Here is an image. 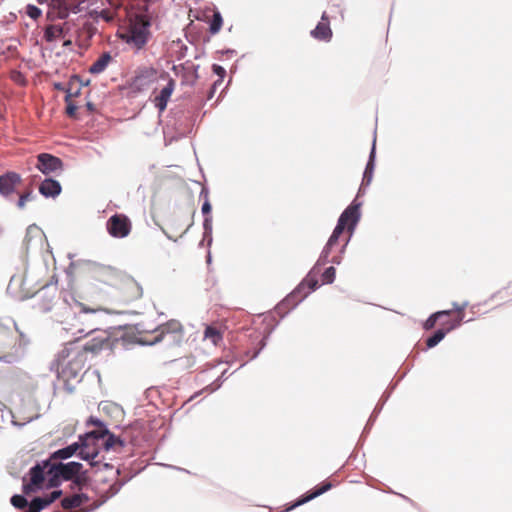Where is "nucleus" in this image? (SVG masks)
Masks as SVG:
<instances>
[{
  "label": "nucleus",
  "mask_w": 512,
  "mask_h": 512,
  "mask_svg": "<svg viewBox=\"0 0 512 512\" xmlns=\"http://www.w3.org/2000/svg\"><path fill=\"white\" fill-rule=\"evenodd\" d=\"M121 273L109 266L92 265L87 271V280L90 289L102 292L104 287L114 290Z\"/></svg>",
  "instance_id": "20e7f679"
},
{
  "label": "nucleus",
  "mask_w": 512,
  "mask_h": 512,
  "mask_svg": "<svg viewBox=\"0 0 512 512\" xmlns=\"http://www.w3.org/2000/svg\"><path fill=\"white\" fill-rule=\"evenodd\" d=\"M106 229L114 238H125L131 233L132 222L127 215L116 213L107 220Z\"/></svg>",
  "instance_id": "9b49d317"
},
{
  "label": "nucleus",
  "mask_w": 512,
  "mask_h": 512,
  "mask_svg": "<svg viewBox=\"0 0 512 512\" xmlns=\"http://www.w3.org/2000/svg\"><path fill=\"white\" fill-rule=\"evenodd\" d=\"M336 270L333 266L328 267L321 275L323 284H330L334 281Z\"/></svg>",
  "instance_id": "f704fd0d"
},
{
  "label": "nucleus",
  "mask_w": 512,
  "mask_h": 512,
  "mask_svg": "<svg viewBox=\"0 0 512 512\" xmlns=\"http://www.w3.org/2000/svg\"><path fill=\"white\" fill-rule=\"evenodd\" d=\"M72 309L77 310L79 313H96L101 310L99 306L88 307L85 304L73 299V304H70Z\"/></svg>",
  "instance_id": "7c9ffc66"
},
{
  "label": "nucleus",
  "mask_w": 512,
  "mask_h": 512,
  "mask_svg": "<svg viewBox=\"0 0 512 512\" xmlns=\"http://www.w3.org/2000/svg\"><path fill=\"white\" fill-rule=\"evenodd\" d=\"M149 27L150 22L144 16H137L126 27L119 30L118 36L132 50L139 51L146 46L150 38Z\"/></svg>",
  "instance_id": "f03ea898"
},
{
  "label": "nucleus",
  "mask_w": 512,
  "mask_h": 512,
  "mask_svg": "<svg viewBox=\"0 0 512 512\" xmlns=\"http://www.w3.org/2000/svg\"><path fill=\"white\" fill-rule=\"evenodd\" d=\"M44 39L47 42H54L64 37V30L60 28V25H48L44 30Z\"/></svg>",
  "instance_id": "c85d7f7f"
},
{
  "label": "nucleus",
  "mask_w": 512,
  "mask_h": 512,
  "mask_svg": "<svg viewBox=\"0 0 512 512\" xmlns=\"http://www.w3.org/2000/svg\"><path fill=\"white\" fill-rule=\"evenodd\" d=\"M160 77L159 72L153 66H139L130 81V88L135 92L148 90Z\"/></svg>",
  "instance_id": "9d476101"
},
{
  "label": "nucleus",
  "mask_w": 512,
  "mask_h": 512,
  "mask_svg": "<svg viewBox=\"0 0 512 512\" xmlns=\"http://www.w3.org/2000/svg\"><path fill=\"white\" fill-rule=\"evenodd\" d=\"M32 197V189L28 188L25 192L19 195V199L17 202V206L19 209H23L27 203Z\"/></svg>",
  "instance_id": "c9c22d12"
},
{
  "label": "nucleus",
  "mask_w": 512,
  "mask_h": 512,
  "mask_svg": "<svg viewBox=\"0 0 512 512\" xmlns=\"http://www.w3.org/2000/svg\"><path fill=\"white\" fill-rule=\"evenodd\" d=\"M48 464L49 460L43 461L30 469V483L24 485V492L29 493L37 488H40L45 479L48 481Z\"/></svg>",
  "instance_id": "4468645a"
},
{
  "label": "nucleus",
  "mask_w": 512,
  "mask_h": 512,
  "mask_svg": "<svg viewBox=\"0 0 512 512\" xmlns=\"http://www.w3.org/2000/svg\"><path fill=\"white\" fill-rule=\"evenodd\" d=\"M27 15L30 18L36 20L41 16V10L34 5H28L27 6Z\"/></svg>",
  "instance_id": "79ce46f5"
},
{
  "label": "nucleus",
  "mask_w": 512,
  "mask_h": 512,
  "mask_svg": "<svg viewBox=\"0 0 512 512\" xmlns=\"http://www.w3.org/2000/svg\"><path fill=\"white\" fill-rule=\"evenodd\" d=\"M331 261L334 263H339V260H336L335 258H333Z\"/></svg>",
  "instance_id": "3c124183"
},
{
  "label": "nucleus",
  "mask_w": 512,
  "mask_h": 512,
  "mask_svg": "<svg viewBox=\"0 0 512 512\" xmlns=\"http://www.w3.org/2000/svg\"><path fill=\"white\" fill-rule=\"evenodd\" d=\"M102 19H104L106 22H111L113 20V15L108 10H102L99 15Z\"/></svg>",
  "instance_id": "c03bdc74"
},
{
  "label": "nucleus",
  "mask_w": 512,
  "mask_h": 512,
  "mask_svg": "<svg viewBox=\"0 0 512 512\" xmlns=\"http://www.w3.org/2000/svg\"><path fill=\"white\" fill-rule=\"evenodd\" d=\"M80 87H76L74 89V84L72 82L69 83V87L65 90L66 96L65 101H72V98L77 97L80 94Z\"/></svg>",
  "instance_id": "58836bf2"
},
{
  "label": "nucleus",
  "mask_w": 512,
  "mask_h": 512,
  "mask_svg": "<svg viewBox=\"0 0 512 512\" xmlns=\"http://www.w3.org/2000/svg\"><path fill=\"white\" fill-rule=\"evenodd\" d=\"M86 334L90 336V339L87 340L85 344L79 345L86 357L88 353L96 355L103 349L110 348L112 345L111 333L107 330L92 328L89 329Z\"/></svg>",
  "instance_id": "6e6552de"
},
{
  "label": "nucleus",
  "mask_w": 512,
  "mask_h": 512,
  "mask_svg": "<svg viewBox=\"0 0 512 512\" xmlns=\"http://www.w3.org/2000/svg\"><path fill=\"white\" fill-rule=\"evenodd\" d=\"M212 70L218 76V79L214 82V84L212 86L211 94L215 92V90L217 89V87L220 84H222L223 79H224V77L226 75V70L222 66H220L218 64H213Z\"/></svg>",
  "instance_id": "2f4dec72"
},
{
  "label": "nucleus",
  "mask_w": 512,
  "mask_h": 512,
  "mask_svg": "<svg viewBox=\"0 0 512 512\" xmlns=\"http://www.w3.org/2000/svg\"><path fill=\"white\" fill-rule=\"evenodd\" d=\"M0 57L2 58V62H7L10 59H14L18 57V49L17 45L11 41H1L0 42Z\"/></svg>",
  "instance_id": "bb28decb"
},
{
  "label": "nucleus",
  "mask_w": 512,
  "mask_h": 512,
  "mask_svg": "<svg viewBox=\"0 0 512 512\" xmlns=\"http://www.w3.org/2000/svg\"><path fill=\"white\" fill-rule=\"evenodd\" d=\"M62 191L60 183L52 178L45 179L39 186V192L44 197H56Z\"/></svg>",
  "instance_id": "b1692460"
},
{
  "label": "nucleus",
  "mask_w": 512,
  "mask_h": 512,
  "mask_svg": "<svg viewBox=\"0 0 512 512\" xmlns=\"http://www.w3.org/2000/svg\"><path fill=\"white\" fill-rule=\"evenodd\" d=\"M227 327L219 322L206 325L203 333V339L210 341L213 345L218 346L222 341Z\"/></svg>",
  "instance_id": "aec40b11"
},
{
  "label": "nucleus",
  "mask_w": 512,
  "mask_h": 512,
  "mask_svg": "<svg viewBox=\"0 0 512 512\" xmlns=\"http://www.w3.org/2000/svg\"><path fill=\"white\" fill-rule=\"evenodd\" d=\"M373 158H374V149L371 152L370 160L367 163V166H366V169H365L364 175H363V181L366 182V184H369L372 179V173H373V169H374Z\"/></svg>",
  "instance_id": "72a5a7b5"
},
{
  "label": "nucleus",
  "mask_w": 512,
  "mask_h": 512,
  "mask_svg": "<svg viewBox=\"0 0 512 512\" xmlns=\"http://www.w3.org/2000/svg\"><path fill=\"white\" fill-rule=\"evenodd\" d=\"M63 46L66 47V48H70L72 46V40L71 39H66L63 42Z\"/></svg>",
  "instance_id": "de8ad7c7"
},
{
  "label": "nucleus",
  "mask_w": 512,
  "mask_h": 512,
  "mask_svg": "<svg viewBox=\"0 0 512 512\" xmlns=\"http://www.w3.org/2000/svg\"><path fill=\"white\" fill-rule=\"evenodd\" d=\"M466 306L467 304H453V310L456 312V316L453 319H448L441 322L443 327L438 329L431 337L426 340V345L428 348L436 346L440 341H442L448 332L461 324L464 318V310Z\"/></svg>",
  "instance_id": "1a4fd4ad"
},
{
  "label": "nucleus",
  "mask_w": 512,
  "mask_h": 512,
  "mask_svg": "<svg viewBox=\"0 0 512 512\" xmlns=\"http://www.w3.org/2000/svg\"><path fill=\"white\" fill-rule=\"evenodd\" d=\"M73 25L74 23L71 21H66L62 25H60V28L64 30V37L70 32Z\"/></svg>",
  "instance_id": "a18cd8bd"
},
{
  "label": "nucleus",
  "mask_w": 512,
  "mask_h": 512,
  "mask_svg": "<svg viewBox=\"0 0 512 512\" xmlns=\"http://www.w3.org/2000/svg\"><path fill=\"white\" fill-rule=\"evenodd\" d=\"M56 88H57V89H61V90H65V89L62 87V85H61V84H57V85H56Z\"/></svg>",
  "instance_id": "8fccbe9b"
},
{
  "label": "nucleus",
  "mask_w": 512,
  "mask_h": 512,
  "mask_svg": "<svg viewBox=\"0 0 512 512\" xmlns=\"http://www.w3.org/2000/svg\"><path fill=\"white\" fill-rule=\"evenodd\" d=\"M67 323L70 325V329H75L77 333H84L85 328L79 326L76 322L78 321V317L76 315L73 316L71 320H66Z\"/></svg>",
  "instance_id": "37998d69"
},
{
  "label": "nucleus",
  "mask_w": 512,
  "mask_h": 512,
  "mask_svg": "<svg viewBox=\"0 0 512 512\" xmlns=\"http://www.w3.org/2000/svg\"><path fill=\"white\" fill-rule=\"evenodd\" d=\"M103 466H104L105 468H107V469H112V468H113V466H112V465L107 464V463H106V464H103Z\"/></svg>",
  "instance_id": "09e8293b"
},
{
  "label": "nucleus",
  "mask_w": 512,
  "mask_h": 512,
  "mask_svg": "<svg viewBox=\"0 0 512 512\" xmlns=\"http://www.w3.org/2000/svg\"><path fill=\"white\" fill-rule=\"evenodd\" d=\"M83 2H71L69 0H51L50 9L47 18L51 21L55 19H65L69 13H78L81 11Z\"/></svg>",
  "instance_id": "f8f14e48"
},
{
  "label": "nucleus",
  "mask_w": 512,
  "mask_h": 512,
  "mask_svg": "<svg viewBox=\"0 0 512 512\" xmlns=\"http://www.w3.org/2000/svg\"><path fill=\"white\" fill-rule=\"evenodd\" d=\"M78 452V456H80L81 459L90 461V465L93 467L100 466V461H96V457L98 456V451L88 450V445L86 443H83L80 445L79 443H73L65 448L59 449L55 451L48 460L53 461H59L62 459H68L72 457L74 454Z\"/></svg>",
  "instance_id": "0eeeda50"
},
{
  "label": "nucleus",
  "mask_w": 512,
  "mask_h": 512,
  "mask_svg": "<svg viewBox=\"0 0 512 512\" xmlns=\"http://www.w3.org/2000/svg\"><path fill=\"white\" fill-rule=\"evenodd\" d=\"M142 294V287L133 278L122 274L113 290V297L123 303L136 301Z\"/></svg>",
  "instance_id": "423d86ee"
},
{
  "label": "nucleus",
  "mask_w": 512,
  "mask_h": 512,
  "mask_svg": "<svg viewBox=\"0 0 512 512\" xmlns=\"http://www.w3.org/2000/svg\"><path fill=\"white\" fill-rule=\"evenodd\" d=\"M96 33V27L86 21L82 24V26L76 31V42L79 47H87L91 38Z\"/></svg>",
  "instance_id": "412c9836"
},
{
  "label": "nucleus",
  "mask_w": 512,
  "mask_h": 512,
  "mask_svg": "<svg viewBox=\"0 0 512 512\" xmlns=\"http://www.w3.org/2000/svg\"><path fill=\"white\" fill-rule=\"evenodd\" d=\"M211 211V205L208 201L204 202L202 205L203 214H208Z\"/></svg>",
  "instance_id": "49530a36"
},
{
  "label": "nucleus",
  "mask_w": 512,
  "mask_h": 512,
  "mask_svg": "<svg viewBox=\"0 0 512 512\" xmlns=\"http://www.w3.org/2000/svg\"><path fill=\"white\" fill-rule=\"evenodd\" d=\"M45 507L41 503L40 497L34 498L29 504L28 510L26 512H40Z\"/></svg>",
  "instance_id": "ea45409f"
},
{
  "label": "nucleus",
  "mask_w": 512,
  "mask_h": 512,
  "mask_svg": "<svg viewBox=\"0 0 512 512\" xmlns=\"http://www.w3.org/2000/svg\"><path fill=\"white\" fill-rule=\"evenodd\" d=\"M154 334L153 340L150 341L151 344L157 343L167 337L170 341L179 340L184 334V329L178 320H170L160 325L154 331Z\"/></svg>",
  "instance_id": "ddd939ff"
},
{
  "label": "nucleus",
  "mask_w": 512,
  "mask_h": 512,
  "mask_svg": "<svg viewBox=\"0 0 512 512\" xmlns=\"http://www.w3.org/2000/svg\"><path fill=\"white\" fill-rule=\"evenodd\" d=\"M22 183L20 174L8 171L0 175V195L8 198L17 192V187Z\"/></svg>",
  "instance_id": "2eb2a0df"
},
{
  "label": "nucleus",
  "mask_w": 512,
  "mask_h": 512,
  "mask_svg": "<svg viewBox=\"0 0 512 512\" xmlns=\"http://www.w3.org/2000/svg\"><path fill=\"white\" fill-rule=\"evenodd\" d=\"M88 501V496L85 494H74L72 496L65 497L61 501V506L65 510L78 508L82 504Z\"/></svg>",
  "instance_id": "cd10ccee"
},
{
  "label": "nucleus",
  "mask_w": 512,
  "mask_h": 512,
  "mask_svg": "<svg viewBox=\"0 0 512 512\" xmlns=\"http://www.w3.org/2000/svg\"><path fill=\"white\" fill-rule=\"evenodd\" d=\"M311 36L319 41L329 42L333 36V32L330 27V20L326 12L321 16L320 22L310 32Z\"/></svg>",
  "instance_id": "6ab92c4d"
},
{
  "label": "nucleus",
  "mask_w": 512,
  "mask_h": 512,
  "mask_svg": "<svg viewBox=\"0 0 512 512\" xmlns=\"http://www.w3.org/2000/svg\"><path fill=\"white\" fill-rule=\"evenodd\" d=\"M360 217L359 213V204L352 203L349 205L343 213L340 215L338 223L330 236L326 246L324 247L322 251L321 258L326 261L329 257V254L332 250V248L336 245H338V240L340 235L344 232V230L347 228L349 231H352L354 227L356 226L358 220Z\"/></svg>",
  "instance_id": "7ed1b4c3"
},
{
  "label": "nucleus",
  "mask_w": 512,
  "mask_h": 512,
  "mask_svg": "<svg viewBox=\"0 0 512 512\" xmlns=\"http://www.w3.org/2000/svg\"><path fill=\"white\" fill-rule=\"evenodd\" d=\"M161 78H168V83L163 87L160 93L155 97L154 104L160 112L164 111L167 107V103L175 89V81L167 73H161Z\"/></svg>",
  "instance_id": "f3484780"
},
{
  "label": "nucleus",
  "mask_w": 512,
  "mask_h": 512,
  "mask_svg": "<svg viewBox=\"0 0 512 512\" xmlns=\"http://www.w3.org/2000/svg\"><path fill=\"white\" fill-rule=\"evenodd\" d=\"M11 504L18 509H24L25 507H27L28 502L24 496L14 495L11 498Z\"/></svg>",
  "instance_id": "e433bc0d"
},
{
  "label": "nucleus",
  "mask_w": 512,
  "mask_h": 512,
  "mask_svg": "<svg viewBox=\"0 0 512 512\" xmlns=\"http://www.w3.org/2000/svg\"><path fill=\"white\" fill-rule=\"evenodd\" d=\"M319 269L314 267L312 271L308 274V276L301 282L298 286L297 291L295 293H304V296L314 291L318 286V280L316 279V275L319 273Z\"/></svg>",
  "instance_id": "5701e85b"
},
{
  "label": "nucleus",
  "mask_w": 512,
  "mask_h": 512,
  "mask_svg": "<svg viewBox=\"0 0 512 512\" xmlns=\"http://www.w3.org/2000/svg\"><path fill=\"white\" fill-rule=\"evenodd\" d=\"M332 488L331 482L325 481L319 486H316L311 492H308L306 495H303L301 498H299L291 507H289L287 510H291L297 506H300L302 504L307 503L310 500H313L314 498L322 495L323 493L327 492Z\"/></svg>",
  "instance_id": "4be33fe9"
},
{
  "label": "nucleus",
  "mask_w": 512,
  "mask_h": 512,
  "mask_svg": "<svg viewBox=\"0 0 512 512\" xmlns=\"http://www.w3.org/2000/svg\"><path fill=\"white\" fill-rule=\"evenodd\" d=\"M37 161V169L45 175H49L63 169L62 160L48 153L39 154L37 156Z\"/></svg>",
  "instance_id": "dca6fc26"
},
{
  "label": "nucleus",
  "mask_w": 512,
  "mask_h": 512,
  "mask_svg": "<svg viewBox=\"0 0 512 512\" xmlns=\"http://www.w3.org/2000/svg\"><path fill=\"white\" fill-rule=\"evenodd\" d=\"M452 310L438 311L432 314L424 323L425 330H431L435 327L437 321L442 317L450 316Z\"/></svg>",
  "instance_id": "c756f323"
},
{
  "label": "nucleus",
  "mask_w": 512,
  "mask_h": 512,
  "mask_svg": "<svg viewBox=\"0 0 512 512\" xmlns=\"http://www.w3.org/2000/svg\"><path fill=\"white\" fill-rule=\"evenodd\" d=\"M66 102V114L70 118L77 117V109L78 107L74 104L73 101H65Z\"/></svg>",
  "instance_id": "a19ab883"
},
{
  "label": "nucleus",
  "mask_w": 512,
  "mask_h": 512,
  "mask_svg": "<svg viewBox=\"0 0 512 512\" xmlns=\"http://www.w3.org/2000/svg\"><path fill=\"white\" fill-rule=\"evenodd\" d=\"M87 357L75 342L67 344L57 355L53 364L59 381L68 393L74 390V383L79 382L85 368Z\"/></svg>",
  "instance_id": "f257e3e1"
},
{
  "label": "nucleus",
  "mask_w": 512,
  "mask_h": 512,
  "mask_svg": "<svg viewBox=\"0 0 512 512\" xmlns=\"http://www.w3.org/2000/svg\"><path fill=\"white\" fill-rule=\"evenodd\" d=\"M15 336L10 327L0 324V355L14 345Z\"/></svg>",
  "instance_id": "393cba45"
},
{
  "label": "nucleus",
  "mask_w": 512,
  "mask_h": 512,
  "mask_svg": "<svg viewBox=\"0 0 512 512\" xmlns=\"http://www.w3.org/2000/svg\"><path fill=\"white\" fill-rule=\"evenodd\" d=\"M223 24L222 16L219 12L213 14L212 20L210 21L209 31L212 34H216L220 31Z\"/></svg>",
  "instance_id": "473e14b6"
},
{
  "label": "nucleus",
  "mask_w": 512,
  "mask_h": 512,
  "mask_svg": "<svg viewBox=\"0 0 512 512\" xmlns=\"http://www.w3.org/2000/svg\"><path fill=\"white\" fill-rule=\"evenodd\" d=\"M62 494V491L56 490L53 491L49 496L47 497H40L41 503L44 507H47L51 503H53L56 499H58Z\"/></svg>",
  "instance_id": "4c0bfd02"
},
{
  "label": "nucleus",
  "mask_w": 512,
  "mask_h": 512,
  "mask_svg": "<svg viewBox=\"0 0 512 512\" xmlns=\"http://www.w3.org/2000/svg\"><path fill=\"white\" fill-rule=\"evenodd\" d=\"M48 464V486L57 487L62 481L72 480L76 477L81 469L82 464L79 462L62 463L60 461L49 460Z\"/></svg>",
  "instance_id": "39448f33"
},
{
  "label": "nucleus",
  "mask_w": 512,
  "mask_h": 512,
  "mask_svg": "<svg viewBox=\"0 0 512 512\" xmlns=\"http://www.w3.org/2000/svg\"><path fill=\"white\" fill-rule=\"evenodd\" d=\"M88 438L102 440V445L105 450L114 449L116 446L123 447L124 442L114 434L110 433L107 429L93 431L88 435Z\"/></svg>",
  "instance_id": "a211bd4d"
},
{
  "label": "nucleus",
  "mask_w": 512,
  "mask_h": 512,
  "mask_svg": "<svg viewBox=\"0 0 512 512\" xmlns=\"http://www.w3.org/2000/svg\"><path fill=\"white\" fill-rule=\"evenodd\" d=\"M2 63V58L0 57V64Z\"/></svg>",
  "instance_id": "603ef678"
},
{
  "label": "nucleus",
  "mask_w": 512,
  "mask_h": 512,
  "mask_svg": "<svg viewBox=\"0 0 512 512\" xmlns=\"http://www.w3.org/2000/svg\"><path fill=\"white\" fill-rule=\"evenodd\" d=\"M113 61L110 52L102 53L99 58L89 67L88 71L91 74H100L106 70L108 65Z\"/></svg>",
  "instance_id": "a878e982"
}]
</instances>
